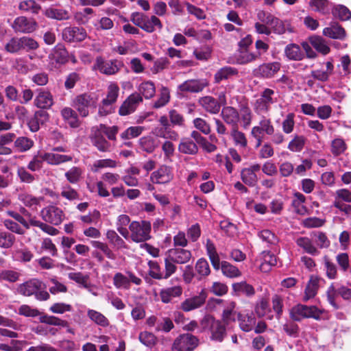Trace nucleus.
<instances>
[{"mask_svg":"<svg viewBox=\"0 0 351 351\" xmlns=\"http://www.w3.org/2000/svg\"><path fill=\"white\" fill-rule=\"evenodd\" d=\"M84 29L77 27H66L62 32V38L68 42H80L86 38Z\"/></svg>","mask_w":351,"mask_h":351,"instance_id":"obj_19","label":"nucleus"},{"mask_svg":"<svg viewBox=\"0 0 351 351\" xmlns=\"http://www.w3.org/2000/svg\"><path fill=\"white\" fill-rule=\"evenodd\" d=\"M261 56V52L253 53L248 49L239 51L237 60L240 64H247L256 60Z\"/></svg>","mask_w":351,"mask_h":351,"instance_id":"obj_55","label":"nucleus"},{"mask_svg":"<svg viewBox=\"0 0 351 351\" xmlns=\"http://www.w3.org/2000/svg\"><path fill=\"white\" fill-rule=\"evenodd\" d=\"M232 290L236 295H245L247 297H252L255 294V289L252 285L246 281L236 282L232 285Z\"/></svg>","mask_w":351,"mask_h":351,"instance_id":"obj_37","label":"nucleus"},{"mask_svg":"<svg viewBox=\"0 0 351 351\" xmlns=\"http://www.w3.org/2000/svg\"><path fill=\"white\" fill-rule=\"evenodd\" d=\"M237 75L236 69L230 66H225L217 71L215 75V81L219 83L222 80H228Z\"/></svg>","mask_w":351,"mask_h":351,"instance_id":"obj_49","label":"nucleus"},{"mask_svg":"<svg viewBox=\"0 0 351 351\" xmlns=\"http://www.w3.org/2000/svg\"><path fill=\"white\" fill-rule=\"evenodd\" d=\"M208 83L206 80H190L185 81L179 86L181 91L197 93L202 91Z\"/></svg>","mask_w":351,"mask_h":351,"instance_id":"obj_29","label":"nucleus"},{"mask_svg":"<svg viewBox=\"0 0 351 351\" xmlns=\"http://www.w3.org/2000/svg\"><path fill=\"white\" fill-rule=\"evenodd\" d=\"M43 159L49 165H58L61 163L71 161L73 159V156L52 152L43 153Z\"/></svg>","mask_w":351,"mask_h":351,"instance_id":"obj_30","label":"nucleus"},{"mask_svg":"<svg viewBox=\"0 0 351 351\" xmlns=\"http://www.w3.org/2000/svg\"><path fill=\"white\" fill-rule=\"evenodd\" d=\"M138 90L141 96L145 99H149L153 97L156 93V88L154 82L152 81H145L141 83L138 87Z\"/></svg>","mask_w":351,"mask_h":351,"instance_id":"obj_40","label":"nucleus"},{"mask_svg":"<svg viewBox=\"0 0 351 351\" xmlns=\"http://www.w3.org/2000/svg\"><path fill=\"white\" fill-rule=\"evenodd\" d=\"M260 169L261 166L258 164H254L248 168L243 169L241 173L242 181L250 186H254L258 181L256 172H258Z\"/></svg>","mask_w":351,"mask_h":351,"instance_id":"obj_23","label":"nucleus"},{"mask_svg":"<svg viewBox=\"0 0 351 351\" xmlns=\"http://www.w3.org/2000/svg\"><path fill=\"white\" fill-rule=\"evenodd\" d=\"M173 178L171 169L166 165L160 166L150 176V180L154 184H165L170 182Z\"/></svg>","mask_w":351,"mask_h":351,"instance_id":"obj_15","label":"nucleus"},{"mask_svg":"<svg viewBox=\"0 0 351 351\" xmlns=\"http://www.w3.org/2000/svg\"><path fill=\"white\" fill-rule=\"evenodd\" d=\"M280 64L278 62H269L260 65L254 70L257 76L265 78H271L280 70Z\"/></svg>","mask_w":351,"mask_h":351,"instance_id":"obj_21","label":"nucleus"},{"mask_svg":"<svg viewBox=\"0 0 351 351\" xmlns=\"http://www.w3.org/2000/svg\"><path fill=\"white\" fill-rule=\"evenodd\" d=\"M113 285L117 289H130L131 284L140 285L142 280L131 271H126L125 274L117 272L113 277Z\"/></svg>","mask_w":351,"mask_h":351,"instance_id":"obj_9","label":"nucleus"},{"mask_svg":"<svg viewBox=\"0 0 351 351\" xmlns=\"http://www.w3.org/2000/svg\"><path fill=\"white\" fill-rule=\"evenodd\" d=\"M323 34L330 38L342 39L345 37L346 33L343 27L338 23L333 22L323 29Z\"/></svg>","mask_w":351,"mask_h":351,"instance_id":"obj_32","label":"nucleus"},{"mask_svg":"<svg viewBox=\"0 0 351 351\" xmlns=\"http://www.w3.org/2000/svg\"><path fill=\"white\" fill-rule=\"evenodd\" d=\"M199 344V339L191 334L179 335L174 341L171 351H193Z\"/></svg>","mask_w":351,"mask_h":351,"instance_id":"obj_10","label":"nucleus"},{"mask_svg":"<svg viewBox=\"0 0 351 351\" xmlns=\"http://www.w3.org/2000/svg\"><path fill=\"white\" fill-rule=\"evenodd\" d=\"M40 322L49 325L58 326L62 327H66L68 325L66 321L61 319L60 318L55 316L47 315H43L40 316Z\"/></svg>","mask_w":351,"mask_h":351,"instance_id":"obj_60","label":"nucleus"},{"mask_svg":"<svg viewBox=\"0 0 351 351\" xmlns=\"http://www.w3.org/2000/svg\"><path fill=\"white\" fill-rule=\"evenodd\" d=\"M40 215L44 221L54 226L60 224L64 219V213L62 209L55 206L44 208L40 212Z\"/></svg>","mask_w":351,"mask_h":351,"instance_id":"obj_12","label":"nucleus"},{"mask_svg":"<svg viewBox=\"0 0 351 351\" xmlns=\"http://www.w3.org/2000/svg\"><path fill=\"white\" fill-rule=\"evenodd\" d=\"M206 298V291L203 289L198 295L184 300L180 304V308L184 312L199 308L205 303Z\"/></svg>","mask_w":351,"mask_h":351,"instance_id":"obj_13","label":"nucleus"},{"mask_svg":"<svg viewBox=\"0 0 351 351\" xmlns=\"http://www.w3.org/2000/svg\"><path fill=\"white\" fill-rule=\"evenodd\" d=\"M138 339L143 345L147 347L154 346L157 341L156 336L150 332L143 331L138 335Z\"/></svg>","mask_w":351,"mask_h":351,"instance_id":"obj_64","label":"nucleus"},{"mask_svg":"<svg viewBox=\"0 0 351 351\" xmlns=\"http://www.w3.org/2000/svg\"><path fill=\"white\" fill-rule=\"evenodd\" d=\"M143 102V97L137 93L131 94L121 104L119 113L121 116H126L134 112L137 106Z\"/></svg>","mask_w":351,"mask_h":351,"instance_id":"obj_16","label":"nucleus"},{"mask_svg":"<svg viewBox=\"0 0 351 351\" xmlns=\"http://www.w3.org/2000/svg\"><path fill=\"white\" fill-rule=\"evenodd\" d=\"M140 147L147 153L153 152L158 146V142L152 136H143L139 139Z\"/></svg>","mask_w":351,"mask_h":351,"instance_id":"obj_50","label":"nucleus"},{"mask_svg":"<svg viewBox=\"0 0 351 351\" xmlns=\"http://www.w3.org/2000/svg\"><path fill=\"white\" fill-rule=\"evenodd\" d=\"M296 243L306 252L311 255H316L318 252L311 241L307 237H300L297 239Z\"/></svg>","mask_w":351,"mask_h":351,"instance_id":"obj_56","label":"nucleus"},{"mask_svg":"<svg viewBox=\"0 0 351 351\" xmlns=\"http://www.w3.org/2000/svg\"><path fill=\"white\" fill-rule=\"evenodd\" d=\"M19 9L25 12H30L33 14H38L41 7L34 0H25L20 3Z\"/></svg>","mask_w":351,"mask_h":351,"instance_id":"obj_62","label":"nucleus"},{"mask_svg":"<svg viewBox=\"0 0 351 351\" xmlns=\"http://www.w3.org/2000/svg\"><path fill=\"white\" fill-rule=\"evenodd\" d=\"M178 150L185 154H195L198 152L196 144L188 138H183L178 146Z\"/></svg>","mask_w":351,"mask_h":351,"instance_id":"obj_43","label":"nucleus"},{"mask_svg":"<svg viewBox=\"0 0 351 351\" xmlns=\"http://www.w3.org/2000/svg\"><path fill=\"white\" fill-rule=\"evenodd\" d=\"M97 98L94 95L84 93L77 95L73 100V107L82 117H86L89 114L90 109L97 107Z\"/></svg>","mask_w":351,"mask_h":351,"instance_id":"obj_7","label":"nucleus"},{"mask_svg":"<svg viewBox=\"0 0 351 351\" xmlns=\"http://www.w3.org/2000/svg\"><path fill=\"white\" fill-rule=\"evenodd\" d=\"M285 55L290 60L299 61L304 58V53L300 47L295 43L287 45L285 48Z\"/></svg>","mask_w":351,"mask_h":351,"instance_id":"obj_31","label":"nucleus"},{"mask_svg":"<svg viewBox=\"0 0 351 351\" xmlns=\"http://www.w3.org/2000/svg\"><path fill=\"white\" fill-rule=\"evenodd\" d=\"M288 25L289 24L287 21H282L281 19L274 16L269 24V25H270L271 32L277 34H283L287 31L291 32V29H289V28L287 27Z\"/></svg>","mask_w":351,"mask_h":351,"instance_id":"obj_41","label":"nucleus"},{"mask_svg":"<svg viewBox=\"0 0 351 351\" xmlns=\"http://www.w3.org/2000/svg\"><path fill=\"white\" fill-rule=\"evenodd\" d=\"M45 289V286L42 281L34 278L20 284L16 290L19 294L24 296L28 297L34 295L38 300L45 301L49 298L50 295Z\"/></svg>","mask_w":351,"mask_h":351,"instance_id":"obj_2","label":"nucleus"},{"mask_svg":"<svg viewBox=\"0 0 351 351\" xmlns=\"http://www.w3.org/2000/svg\"><path fill=\"white\" fill-rule=\"evenodd\" d=\"M235 308V302L230 301L227 303V305L224 308L222 313V322H215L212 326L213 339L217 341H221L223 339L226 335V326H228L230 324L234 322L236 320L234 312Z\"/></svg>","mask_w":351,"mask_h":351,"instance_id":"obj_1","label":"nucleus"},{"mask_svg":"<svg viewBox=\"0 0 351 351\" xmlns=\"http://www.w3.org/2000/svg\"><path fill=\"white\" fill-rule=\"evenodd\" d=\"M192 258L191 252L182 247H173L168 250L165 254V263L169 271L175 274L177 271L176 264H185Z\"/></svg>","mask_w":351,"mask_h":351,"instance_id":"obj_3","label":"nucleus"},{"mask_svg":"<svg viewBox=\"0 0 351 351\" xmlns=\"http://www.w3.org/2000/svg\"><path fill=\"white\" fill-rule=\"evenodd\" d=\"M103 181H99L97 182V189L98 195L103 197H107L110 195L104 182L110 185H114L119 182L120 180V176L117 173H113L110 172L105 173L101 176Z\"/></svg>","mask_w":351,"mask_h":351,"instance_id":"obj_17","label":"nucleus"},{"mask_svg":"<svg viewBox=\"0 0 351 351\" xmlns=\"http://www.w3.org/2000/svg\"><path fill=\"white\" fill-rule=\"evenodd\" d=\"M34 145V142L32 139L21 136L16 138L14 141V146L19 152H26L29 150Z\"/></svg>","mask_w":351,"mask_h":351,"instance_id":"obj_63","label":"nucleus"},{"mask_svg":"<svg viewBox=\"0 0 351 351\" xmlns=\"http://www.w3.org/2000/svg\"><path fill=\"white\" fill-rule=\"evenodd\" d=\"M319 278L315 276H311L305 289L303 300L304 302L314 298L317 294L319 288Z\"/></svg>","mask_w":351,"mask_h":351,"instance_id":"obj_36","label":"nucleus"},{"mask_svg":"<svg viewBox=\"0 0 351 351\" xmlns=\"http://www.w3.org/2000/svg\"><path fill=\"white\" fill-rule=\"evenodd\" d=\"M235 312V315L237 316V321L240 329L244 332L252 331L256 325V317L253 313L250 311H242Z\"/></svg>","mask_w":351,"mask_h":351,"instance_id":"obj_14","label":"nucleus"},{"mask_svg":"<svg viewBox=\"0 0 351 351\" xmlns=\"http://www.w3.org/2000/svg\"><path fill=\"white\" fill-rule=\"evenodd\" d=\"M324 311L315 306L297 304L290 309V317L294 321H300L306 318L319 319Z\"/></svg>","mask_w":351,"mask_h":351,"instance_id":"obj_5","label":"nucleus"},{"mask_svg":"<svg viewBox=\"0 0 351 351\" xmlns=\"http://www.w3.org/2000/svg\"><path fill=\"white\" fill-rule=\"evenodd\" d=\"M305 200L306 197L303 194L300 193H296L295 194L293 205L295 208L296 212L300 215H304L307 212V209L304 206Z\"/></svg>","mask_w":351,"mask_h":351,"instance_id":"obj_59","label":"nucleus"},{"mask_svg":"<svg viewBox=\"0 0 351 351\" xmlns=\"http://www.w3.org/2000/svg\"><path fill=\"white\" fill-rule=\"evenodd\" d=\"M199 103L206 112L210 114H215L220 111V105L215 98L210 96L202 97Z\"/></svg>","mask_w":351,"mask_h":351,"instance_id":"obj_34","label":"nucleus"},{"mask_svg":"<svg viewBox=\"0 0 351 351\" xmlns=\"http://www.w3.org/2000/svg\"><path fill=\"white\" fill-rule=\"evenodd\" d=\"M130 21L147 33H152L156 29L160 30L162 28L160 20L156 15L149 16L141 12H133L130 16Z\"/></svg>","mask_w":351,"mask_h":351,"instance_id":"obj_4","label":"nucleus"},{"mask_svg":"<svg viewBox=\"0 0 351 351\" xmlns=\"http://www.w3.org/2000/svg\"><path fill=\"white\" fill-rule=\"evenodd\" d=\"M12 26L16 32L21 33H32L36 29L38 25L36 21L33 19H27L25 16H19L14 20Z\"/></svg>","mask_w":351,"mask_h":351,"instance_id":"obj_18","label":"nucleus"},{"mask_svg":"<svg viewBox=\"0 0 351 351\" xmlns=\"http://www.w3.org/2000/svg\"><path fill=\"white\" fill-rule=\"evenodd\" d=\"M251 131L263 136L264 134L270 136L274 134L275 129L271 119L263 116L258 122V125L252 127Z\"/></svg>","mask_w":351,"mask_h":351,"instance_id":"obj_26","label":"nucleus"},{"mask_svg":"<svg viewBox=\"0 0 351 351\" xmlns=\"http://www.w3.org/2000/svg\"><path fill=\"white\" fill-rule=\"evenodd\" d=\"M311 45L319 52L324 55L329 53L330 48L326 42L321 36H313L309 38Z\"/></svg>","mask_w":351,"mask_h":351,"instance_id":"obj_47","label":"nucleus"},{"mask_svg":"<svg viewBox=\"0 0 351 351\" xmlns=\"http://www.w3.org/2000/svg\"><path fill=\"white\" fill-rule=\"evenodd\" d=\"M221 116L223 120L232 128L238 127V122L239 121V113L233 107L225 106L223 108Z\"/></svg>","mask_w":351,"mask_h":351,"instance_id":"obj_28","label":"nucleus"},{"mask_svg":"<svg viewBox=\"0 0 351 351\" xmlns=\"http://www.w3.org/2000/svg\"><path fill=\"white\" fill-rule=\"evenodd\" d=\"M15 138L14 133L8 132L0 136V155H8L12 153V149L8 145Z\"/></svg>","mask_w":351,"mask_h":351,"instance_id":"obj_42","label":"nucleus"},{"mask_svg":"<svg viewBox=\"0 0 351 351\" xmlns=\"http://www.w3.org/2000/svg\"><path fill=\"white\" fill-rule=\"evenodd\" d=\"M106 238L109 243L117 249L126 248V244L117 233L113 230H109L106 232Z\"/></svg>","mask_w":351,"mask_h":351,"instance_id":"obj_54","label":"nucleus"},{"mask_svg":"<svg viewBox=\"0 0 351 351\" xmlns=\"http://www.w3.org/2000/svg\"><path fill=\"white\" fill-rule=\"evenodd\" d=\"M49 69L58 68L66 62V51L64 49L55 47L49 55Z\"/></svg>","mask_w":351,"mask_h":351,"instance_id":"obj_22","label":"nucleus"},{"mask_svg":"<svg viewBox=\"0 0 351 351\" xmlns=\"http://www.w3.org/2000/svg\"><path fill=\"white\" fill-rule=\"evenodd\" d=\"M53 104V98L50 92L40 89L34 99V104L40 109H48Z\"/></svg>","mask_w":351,"mask_h":351,"instance_id":"obj_24","label":"nucleus"},{"mask_svg":"<svg viewBox=\"0 0 351 351\" xmlns=\"http://www.w3.org/2000/svg\"><path fill=\"white\" fill-rule=\"evenodd\" d=\"M276 93L271 88H265L254 104V110L258 114H266L271 104L276 101Z\"/></svg>","mask_w":351,"mask_h":351,"instance_id":"obj_8","label":"nucleus"},{"mask_svg":"<svg viewBox=\"0 0 351 351\" xmlns=\"http://www.w3.org/2000/svg\"><path fill=\"white\" fill-rule=\"evenodd\" d=\"M230 137L235 146L242 149L246 148L247 139L245 134L238 129V127L232 128L230 131Z\"/></svg>","mask_w":351,"mask_h":351,"instance_id":"obj_39","label":"nucleus"},{"mask_svg":"<svg viewBox=\"0 0 351 351\" xmlns=\"http://www.w3.org/2000/svg\"><path fill=\"white\" fill-rule=\"evenodd\" d=\"M87 316L95 324L102 327H107L110 324L108 318L101 313L95 310L88 309L87 311Z\"/></svg>","mask_w":351,"mask_h":351,"instance_id":"obj_46","label":"nucleus"},{"mask_svg":"<svg viewBox=\"0 0 351 351\" xmlns=\"http://www.w3.org/2000/svg\"><path fill=\"white\" fill-rule=\"evenodd\" d=\"M90 138L93 145L99 151H109L110 144L103 136L102 132L98 127H94L92 128Z\"/></svg>","mask_w":351,"mask_h":351,"instance_id":"obj_20","label":"nucleus"},{"mask_svg":"<svg viewBox=\"0 0 351 351\" xmlns=\"http://www.w3.org/2000/svg\"><path fill=\"white\" fill-rule=\"evenodd\" d=\"M153 134L158 137L171 141H177L178 139V134L171 130L169 128L157 127L154 129Z\"/></svg>","mask_w":351,"mask_h":351,"instance_id":"obj_48","label":"nucleus"},{"mask_svg":"<svg viewBox=\"0 0 351 351\" xmlns=\"http://www.w3.org/2000/svg\"><path fill=\"white\" fill-rule=\"evenodd\" d=\"M19 199L21 201L25 206L32 208H36L37 206H38L43 199L42 197H36L28 193H21L19 195Z\"/></svg>","mask_w":351,"mask_h":351,"instance_id":"obj_53","label":"nucleus"},{"mask_svg":"<svg viewBox=\"0 0 351 351\" xmlns=\"http://www.w3.org/2000/svg\"><path fill=\"white\" fill-rule=\"evenodd\" d=\"M61 116L63 119L73 128H78L80 121L78 119L77 113L71 108L65 107L61 110Z\"/></svg>","mask_w":351,"mask_h":351,"instance_id":"obj_35","label":"nucleus"},{"mask_svg":"<svg viewBox=\"0 0 351 351\" xmlns=\"http://www.w3.org/2000/svg\"><path fill=\"white\" fill-rule=\"evenodd\" d=\"M68 277L70 280L75 281L78 285L88 289V291L91 292L94 295H97L96 293L92 291V286L88 282V275H84L81 272H71L68 274Z\"/></svg>","mask_w":351,"mask_h":351,"instance_id":"obj_38","label":"nucleus"},{"mask_svg":"<svg viewBox=\"0 0 351 351\" xmlns=\"http://www.w3.org/2000/svg\"><path fill=\"white\" fill-rule=\"evenodd\" d=\"M16 241L14 234L7 232H0V247L9 249L13 246Z\"/></svg>","mask_w":351,"mask_h":351,"instance_id":"obj_58","label":"nucleus"},{"mask_svg":"<svg viewBox=\"0 0 351 351\" xmlns=\"http://www.w3.org/2000/svg\"><path fill=\"white\" fill-rule=\"evenodd\" d=\"M60 195L69 201L79 199L80 198L77 191L67 184L62 186Z\"/></svg>","mask_w":351,"mask_h":351,"instance_id":"obj_61","label":"nucleus"},{"mask_svg":"<svg viewBox=\"0 0 351 351\" xmlns=\"http://www.w3.org/2000/svg\"><path fill=\"white\" fill-rule=\"evenodd\" d=\"M121 65L117 60L105 61L101 57H97L93 65V69L110 75L116 74L120 70Z\"/></svg>","mask_w":351,"mask_h":351,"instance_id":"obj_11","label":"nucleus"},{"mask_svg":"<svg viewBox=\"0 0 351 351\" xmlns=\"http://www.w3.org/2000/svg\"><path fill=\"white\" fill-rule=\"evenodd\" d=\"M221 269L224 276L228 278H237L241 276V271L234 265L227 261H222Z\"/></svg>","mask_w":351,"mask_h":351,"instance_id":"obj_52","label":"nucleus"},{"mask_svg":"<svg viewBox=\"0 0 351 351\" xmlns=\"http://www.w3.org/2000/svg\"><path fill=\"white\" fill-rule=\"evenodd\" d=\"M119 94V87L115 82H110L107 86L106 97L103 99L105 101L115 104Z\"/></svg>","mask_w":351,"mask_h":351,"instance_id":"obj_51","label":"nucleus"},{"mask_svg":"<svg viewBox=\"0 0 351 351\" xmlns=\"http://www.w3.org/2000/svg\"><path fill=\"white\" fill-rule=\"evenodd\" d=\"M309 5L314 8L315 12L323 14H328L330 11L328 0H311Z\"/></svg>","mask_w":351,"mask_h":351,"instance_id":"obj_57","label":"nucleus"},{"mask_svg":"<svg viewBox=\"0 0 351 351\" xmlns=\"http://www.w3.org/2000/svg\"><path fill=\"white\" fill-rule=\"evenodd\" d=\"M182 293V288L180 286H174L163 289L160 291V297L163 303L170 302L173 298L179 297Z\"/></svg>","mask_w":351,"mask_h":351,"instance_id":"obj_33","label":"nucleus"},{"mask_svg":"<svg viewBox=\"0 0 351 351\" xmlns=\"http://www.w3.org/2000/svg\"><path fill=\"white\" fill-rule=\"evenodd\" d=\"M130 219L127 215H121L118 217L116 226L117 231L123 236L125 239L130 238V232L127 229L126 226L130 223Z\"/></svg>","mask_w":351,"mask_h":351,"instance_id":"obj_45","label":"nucleus"},{"mask_svg":"<svg viewBox=\"0 0 351 351\" xmlns=\"http://www.w3.org/2000/svg\"><path fill=\"white\" fill-rule=\"evenodd\" d=\"M148 266L149 275L156 280L168 279L173 274L171 271L170 272L169 270H167L166 263H165V272L161 271V267L156 261H149Z\"/></svg>","mask_w":351,"mask_h":351,"instance_id":"obj_25","label":"nucleus"},{"mask_svg":"<svg viewBox=\"0 0 351 351\" xmlns=\"http://www.w3.org/2000/svg\"><path fill=\"white\" fill-rule=\"evenodd\" d=\"M151 223L147 221H134L129 226L130 238L136 243L144 242L151 238Z\"/></svg>","mask_w":351,"mask_h":351,"instance_id":"obj_6","label":"nucleus"},{"mask_svg":"<svg viewBox=\"0 0 351 351\" xmlns=\"http://www.w3.org/2000/svg\"><path fill=\"white\" fill-rule=\"evenodd\" d=\"M44 14L47 18L58 21L67 20L70 18L69 12L62 9L49 8L45 10Z\"/></svg>","mask_w":351,"mask_h":351,"instance_id":"obj_44","label":"nucleus"},{"mask_svg":"<svg viewBox=\"0 0 351 351\" xmlns=\"http://www.w3.org/2000/svg\"><path fill=\"white\" fill-rule=\"evenodd\" d=\"M258 261L260 262V270L263 272H268L273 266L277 264V258L275 255L267 251H264L261 254Z\"/></svg>","mask_w":351,"mask_h":351,"instance_id":"obj_27","label":"nucleus"}]
</instances>
